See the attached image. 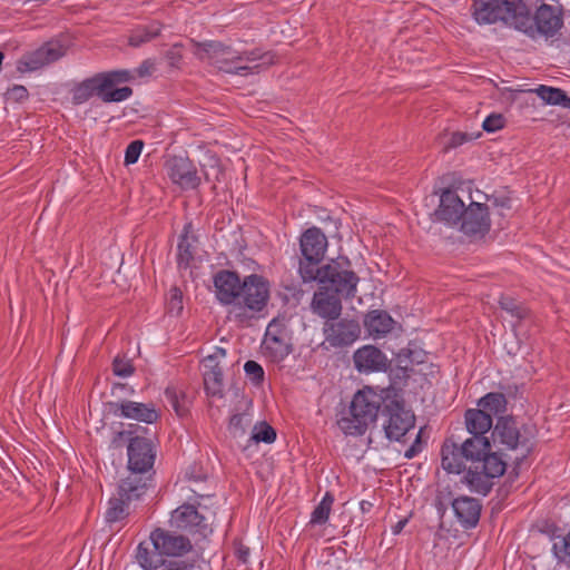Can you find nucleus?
<instances>
[{
	"mask_svg": "<svg viewBox=\"0 0 570 570\" xmlns=\"http://www.w3.org/2000/svg\"><path fill=\"white\" fill-rule=\"evenodd\" d=\"M354 367L360 373L385 372L390 366L386 355L374 345H364L353 354Z\"/></svg>",
	"mask_w": 570,
	"mask_h": 570,
	"instance_id": "22",
	"label": "nucleus"
},
{
	"mask_svg": "<svg viewBox=\"0 0 570 570\" xmlns=\"http://www.w3.org/2000/svg\"><path fill=\"white\" fill-rule=\"evenodd\" d=\"M385 399L371 386L357 391L351 402L348 415L337 421L340 429L348 435H362L376 422Z\"/></svg>",
	"mask_w": 570,
	"mask_h": 570,
	"instance_id": "6",
	"label": "nucleus"
},
{
	"mask_svg": "<svg viewBox=\"0 0 570 570\" xmlns=\"http://www.w3.org/2000/svg\"><path fill=\"white\" fill-rule=\"evenodd\" d=\"M421 434H422V429L416 434V438H415L414 442L405 451L404 456L406 459H409V460L413 459L414 456H416L419 453L422 452V450H423V442H422V439H421Z\"/></svg>",
	"mask_w": 570,
	"mask_h": 570,
	"instance_id": "53",
	"label": "nucleus"
},
{
	"mask_svg": "<svg viewBox=\"0 0 570 570\" xmlns=\"http://www.w3.org/2000/svg\"><path fill=\"white\" fill-rule=\"evenodd\" d=\"M315 281L321 286H326L330 291L342 295L348 299L356 295L360 277L352 269L351 261L345 256H338L331 259L327 264L315 269Z\"/></svg>",
	"mask_w": 570,
	"mask_h": 570,
	"instance_id": "8",
	"label": "nucleus"
},
{
	"mask_svg": "<svg viewBox=\"0 0 570 570\" xmlns=\"http://www.w3.org/2000/svg\"><path fill=\"white\" fill-rule=\"evenodd\" d=\"M66 55V47L58 40L45 42L38 49L24 53L19 60L17 69L20 72L36 71L53 63Z\"/></svg>",
	"mask_w": 570,
	"mask_h": 570,
	"instance_id": "14",
	"label": "nucleus"
},
{
	"mask_svg": "<svg viewBox=\"0 0 570 570\" xmlns=\"http://www.w3.org/2000/svg\"><path fill=\"white\" fill-rule=\"evenodd\" d=\"M97 95L104 102H120L132 96V89L128 86L115 90H106L101 77L98 73L82 80L71 89L73 105H82Z\"/></svg>",
	"mask_w": 570,
	"mask_h": 570,
	"instance_id": "11",
	"label": "nucleus"
},
{
	"mask_svg": "<svg viewBox=\"0 0 570 570\" xmlns=\"http://www.w3.org/2000/svg\"><path fill=\"white\" fill-rule=\"evenodd\" d=\"M165 396L178 416L183 417L187 414V409L180 404L178 394L174 387H167L165 390Z\"/></svg>",
	"mask_w": 570,
	"mask_h": 570,
	"instance_id": "48",
	"label": "nucleus"
},
{
	"mask_svg": "<svg viewBox=\"0 0 570 570\" xmlns=\"http://www.w3.org/2000/svg\"><path fill=\"white\" fill-rule=\"evenodd\" d=\"M471 10L479 24L503 22L515 28L523 0H473Z\"/></svg>",
	"mask_w": 570,
	"mask_h": 570,
	"instance_id": "10",
	"label": "nucleus"
},
{
	"mask_svg": "<svg viewBox=\"0 0 570 570\" xmlns=\"http://www.w3.org/2000/svg\"><path fill=\"white\" fill-rule=\"evenodd\" d=\"M505 125V118L503 117V115L501 114H491L489 115L483 124H482V128L487 131V132H495L500 129H502Z\"/></svg>",
	"mask_w": 570,
	"mask_h": 570,
	"instance_id": "46",
	"label": "nucleus"
},
{
	"mask_svg": "<svg viewBox=\"0 0 570 570\" xmlns=\"http://www.w3.org/2000/svg\"><path fill=\"white\" fill-rule=\"evenodd\" d=\"M206 371L204 372V386L205 391L210 396H224L223 383V368L215 362V355H209L205 358L204 364Z\"/></svg>",
	"mask_w": 570,
	"mask_h": 570,
	"instance_id": "29",
	"label": "nucleus"
},
{
	"mask_svg": "<svg viewBox=\"0 0 570 570\" xmlns=\"http://www.w3.org/2000/svg\"><path fill=\"white\" fill-rule=\"evenodd\" d=\"M130 502L131 501H127L120 495H118V498H111L105 515L106 521L114 523L124 520L129 514L128 505Z\"/></svg>",
	"mask_w": 570,
	"mask_h": 570,
	"instance_id": "35",
	"label": "nucleus"
},
{
	"mask_svg": "<svg viewBox=\"0 0 570 570\" xmlns=\"http://www.w3.org/2000/svg\"><path fill=\"white\" fill-rule=\"evenodd\" d=\"M249 440L255 443L263 442L271 444L276 440V431L272 425L263 421L255 424Z\"/></svg>",
	"mask_w": 570,
	"mask_h": 570,
	"instance_id": "39",
	"label": "nucleus"
},
{
	"mask_svg": "<svg viewBox=\"0 0 570 570\" xmlns=\"http://www.w3.org/2000/svg\"><path fill=\"white\" fill-rule=\"evenodd\" d=\"M491 438L499 452L513 451L517 453L515 465H520L535 446L534 426L520 423L512 415L498 416Z\"/></svg>",
	"mask_w": 570,
	"mask_h": 570,
	"instance_id": "4",
	"label": "nucleus"
},
{
	"mask_svg": "<svg viewBox=\"0 0 570 570\" xmlns=\"http://www.w3.org/2000/svg\"><path fill=\"white\" fill-rule=\"evenodd\" d=\"M160 31L161 24L157 21H153L146 26H139L131 31L128 43L131 47H139L158 37Z\"/></svg>",
	"mask_w": 570,
	"mask_h": 570,
	"instance_id": "33",
	"label": "nucleus"
},
{
	"mask_svg": "<svg viewBox=\"0 0 570 570\" xmlns=\"http://www.w3.org/2000/svg\"><path fill=\"white\" fill-rule=\"evenodd\" d=\"M499 306L501 309L509 313L512 317H514L518 322L525 320L529 316V309L523 304L517 302L513 297L508 295H501L499 301Z\"/></svg>",
	"mask_w": 570,
	"mask_h": 570,
	"instance_id": "36",
	"label": "nucleus"
},
{
	"mask_svg": "<svg viewBox=\"0 0 570 570\" xmlns=\"http://www.w3.org/2000/svg\"><path fill=\"white\" fill-rule=\"evenodd\" d=\"M249 553H250V551H249L248 547H246L242 543H238V546L236 547V550H235V556L239 562L247 563Z\"/></svg>",
	"mask_w": 570,
	"mask_h": 570,
	"instance_id": "55",
	"label": "nucleus"
},
{
	"mask_svg": "<svg viewBox=\"0 0 570 570\" xmlns=\"http://www.w3.org/2000/svg\"><path fill=\"white\" fill-rule=\"evenodd\" d=\"M127 456L128 470L155 474L156 446L150 439L142 436L140 433L136 434L127 445Z\"/></svg>",
	"mask_w": 570,
	"mask_h": 570,
	"instance_id": "15",
	"label": "nucleus"
},
{
	"mask_svg": "<svg viewBox=\"0 0 570 570\" xmlns=\"http://www.w3.org/2000/svg\"><path fill=\"white\" fill-rule=\"evenodd\" d=\"M110 409L116 416L136 420L146 424L156 423L160 417L159 411L151 402L140 403L125 400L110 403Z\"/></svg>",
	"mask_w": 570,
	"mask_h": 570,
	"instance_id": "20",
	"label": "nucleus"
},
{
	"mask_svg": "<svg viewBox=\"0 0 570 570\" xmlns=\"http://www.w3.org/2000/svg\"><path fill=\"white\" fill-rule=\"evenodd\" d=\"M193 549L190 540L176 532L156 528L149 535V542H140L136 559L145 570L157 569L165 563L164 557H181Z\"/></svg>",
	"mask_w": 570,
	"mask_h": 570,
	"instance_id": "3",
	"label": "nucleus"
},
{
	"mask_svg": "<svg viewBox=\"0 0 570 570\" xmlns=\"http://www.w3.org/2000/svg\"><path fill=\"white\" fill-rule=\"evenodd\" d=\"M563 27V13L558 7L542 3L532 14L528 6L523 2V10H520L515 29L522 31L530 38L537 36L544 38L554 37Z\"/></svg>",
	"mask_w": 570,
	"mask_h": 570,
	"instance_id": "7",
	"label": "nucleus"
},
{
	"mask_svg": "<svg viewBox=\"0 0 570 570\" xmlns=\"http://www.w3.org/2000/svg\"><path fill=\"white\" fill-rule=\"evenodd\" d=\"M153 475V473L128 470L127 476L119 482L118 495L131 502L140 500L151 485Z\"/></svg>",
	"mask_w": 570,
	"mask_h": 570,
	"instance_id": "26",
	"label": "nucleus"
},
{
	"mask_svg": "<svg viewBox=\"0 0 570 570\" xmlns=\"http://www.w3.org/2000/svg\"><path fill=\"white\" fill-rule=\"evenodd\" d=\"M460 230L470 237H484L491 228L489 206L471 202L460 218Z\"/></svg>",
	"mask_w": 570,
	"mask_h": 570,
	"instance_id": "16",
	"label": "nucleus"
},
{
	"mask_svg": "<svg viewBox=\"0 0 570 570\" xmlns=\"http://www.w3.org/2000/svg\"><path fill=\"white\" fill-rule=\"evenodd\" d=\"M213 355H215V360H216L217 356H225L226 355V351L223 347H216V351H215V353Z\"/></svg>",
	"mask_w": 570,
	"mask_h": 570,
	"instance_id": "58",
	"label": "nucleus"
},
{
	"mask_svg": "<svg viewBox=\"0 0 570 570\" xmlns=\"http://www.w3.org/2000/svg\"><path fill=\"white\" fill-rule=\"evenodd\" d=\"M165 396L178 416L183 417L187 414V409L180 404L178 394L174 387H167L165 390Z\"/></svg>",
	"mask_w": 570,
	"mask_h": 570,
	"instance_id": "49",
	"label": "nucleus"
},
{
	"mask_svg": "<svg viewBox=\"0 0 570 570\" xmlns=\"http://www.w3.org/2000/svg\"><path fill=\"white\" fill-rule=\"evenodd\" d=\"M471 442L458 443L453 436L446 438L441 446V465L448 473L460 474L466 472L469 458L465 453Z\"/></svg>",
	"mask_w": 570,
	"mask_h": 570,
	"instance_id": "19",
	"label": "nucleus"
},
{
	"mask_svg": "<svg viewBox=\"0 0 570 570\" xmlns=\"http://www.w3.org/2000/svg\"><path fill=\"white\" fill-rule=\"evenodd\" d=\"M328 246L327 237L320 227L305 229L299 237L301 257L298 274L303 283L315 281V269H318Z\"/></svg>",
	"mask_w": 570,
	"mask_h": 570,
	"instance_id": "9",
	"label": "nucleus"
},
{
	"mask_svg": "<svg viewBox=\"0 0 570 570\" xmlns=\"http://www.w3.org/2000/svg\"><path fill=\"white\" fill-rule=\"evenodd\" d=\"M265 355L275 363L284 361L293 352L292 334L286 326L272 321L263 342Z\"/></svg>",
	"mask_w": 570,
	"mask_h": 570,
	"instance_id": "13",
	"label": "nucleus"
},
{
	"mask_svg": "<svg viewBox=\"0 0 570 570\" xmlns=\"http://www.w3.org/2000/svg\"><path fill=\"white\" fill-rule=\"evenodd\" d=\"M171 523L179 530L190 533H199L206 537L212 532L205 518L197 511L193 504H183L171 513Z\"/></svg>",
	"mask_w": 570,
	"mask_h": 570,
	"instance_id": "21",
	"label": "nucleus"
},
{
	"mask_svg": "<svg viewBox=\"0 0 570 570\" xmlns=\"http://www.w3.org/2000/svg\"><path fill=\"white\" fill-rule=\"evenodd\" d=\"M99 75L102 80V86H105L106 90H115V86L129 82L134 79L131 72L126 69L99 72Z\"/></svg>",
	"mask_w": 570,
	"mask_h": 570,
	"instance_id": "37",
	"label": "nucleus"
},
{
	"mask_svg": "<svg viewBox=\"0 0 570 570\" xmlns=\"http://www.w3.org/2000/svg\"><path fill=\"white\" fill-rule=\"evenodd\" d=\"M165 396L178 416L183 417L187 414V409L180 404L178 394L174 387H167L165 390Z\"/></svg>",
	"mask_w": 570,
	"mask_h": 570,
	"instance_id": "50",
	"label": "nucleus"
},
{
	"mask_svg": "<svg viewBox=\"0 0 570 570\" xmlns=\"http://www.w3.org/2000/svg\"><path fill=\"white\" fill-rule=\"evenodd\" d=\"M183 308V293L179 288L173 287L170 289V296L167 302V309L170 314L178 316Z\"/></svg>",
	"mask_w": 570,
	"mask_h": 570,
	"instance_id": "43",
	"label": "nucleus"
},
{
	"mask_svg": "<svg viewBox=\"0 0 570 570\" xmlns=\"http://www.w3.org/2000/svg\"><path fill=\"white\" fill-rule=\"evenodd\" d=\"M507 399L505 395L498 392H490L481 397L478 402V405L481 410L490 413L492 415L503 414L507 411Z\"/></svg>",
	"mask_w": 570,
	"mask_h": 570,
	"instance_id": "34",
	"label": "nucleus"
},
{
	"mask_svg": "<svg viewBox=\"0 0 570 570\" xmlns=\"http://www.w3.org/2000/svg\"><path fill=\"white\" fill-rule=\"evenodd\" d=\"M245 415L236 413L230 416L228 431L234 438L243 436L246 433Z\"/></svg>",
	"mask_w": 570,
	"mask_h": 570,
	"instance_id": "45",
	"label": "nucleus"
},
{
	"mask_svg": "<svg viewBox=\"0 0 570 570\" xmlns=\"http://www.w3.org/2000/svg\"><path fill=\"white\" fill-rule=\"evenodd\" d=\"M191 232L193 224L189 222L185 224L177 244L178 268L187 269L194 261L195 244L197 243V237L190 235Z\"/></svg>",
	"mask_w": 570,
	"mask_h": 570,
	"instance_id": "30",
	"label": "nucleus"
},
{
	"mask_svg": "<svg viewBox=\"0 0 570 570\" xmlns=\"http://www.w3.org/2000/svg\"><path fill=\"white\" fill-rule=\"evenodd\" d=\"M382 414L386 416L383 424L385 436L391 441H401L402 438L414 428V414L404 407V405L395 400L384 404Z\"/></svg>",
	"mask_w": 570,
	"mask_h": 570,
	"instance_id": "12",
	"label": "nucleus"
},
{
	"mask_svg": "<svg viewBox=\"0 0 570 570\" xmlns=\"http://www.w3.org/2000/svg\"><path fill=\"white\" fill-rule=\"evenodd\" d=\"M114 374L120 377H128L135 372V367L130 360L115 357L112 362Z\"/></svg>",
	"mask_w": 570,
	"mask_h": 570,
	"instance_id": "44",
	"label": "nucleus"
},
{
	"mask_svg": "<svg viewBox=\"0 0 570 570\" xmlns=\"http://www.w3.org/2000/svg\"><path fill=\"white\" fill-rule=\"evenodd\" d=\"M464 422L468 432L475 436H485L494 426L491 414L481 409L466 410Z\"/></svg>",
	"mask_w": 570,
	"mask_h": 570,
	"instance_id": "31",
	"label": "nucleus"
},
{
	"mask_svg": "<svg viewBox=\"0 0 570 570\" xmlns=\"http://www.w3.org/2000/svg\"><path fill=\"white\" fill-rule=\"evenodd\" d=\"M546 104L570 110V97L560 88L540 85L533 90Z\"/></svg>",
	"mask_w": 570,
	"mask_h": 570,
	"instance_id": "32",
	"label": "nucleus"
},
{
	"mask_svg": "<svg viewBox=\"0 0 570 570\" xmlns=\"http://www.w3.org/2000/svg\"><path fill=\"white\" fill-rule=\"evenodd\" d=\"M363 324L370 336L383 337L393 330L395 321L386 311L372 309L365 314Z\"/></svg>",
	"mask_w": 570,
	"mask_h": 570,
	"instance_id": "28",
	"label": "nucleus"
},
{
	"mask_svg": "<svg viewBox=\"0 0 570 570\" xmlns=\"http://www.w3.org/2000/svg\"><path fill=\"white\" fill-rule=\"evenodd\" d=\"M144 142L141 140H132L125 151V164L132 165L138 161L141 154Z\"/></svg>",
	"mask_w": 570,
	"mask_h": 570,
	"instance_id": "47",
	"label": "nucleus"
},
{
	"mask_svg": "<svg viewBox=\"0 0 570 570\" xmlns=\"http://www.w3.org/2000/svg\"><path fill=\"white\" fill-rule=\"evenodd\" d=\"M481 136V132L469 134L462 131H455L451 135L450 140L446 145L448 148H456L468 141H472Z\"/></svg>",
	"mask_w": 570,
	"mask_h": 570,
	"instance_id": "51",
	"label": "nucleus"
},
{
	"mask_svg": "<svg viewBox=\"0 0 570 570\" xmlns=\"http://www.w3.org/2000/svg\"><path fill=\"white\" fill-rule=\"evenodd\" d=\"M7 95L9 99H12L18 102L26 100L29 96L27 88L21 85H14L12 88L8 90Z\"/></svg>",
	"mask_w": 570,
	"mask_h": 570,
	"instance_id": "52",
	"label": "nucleus"
},
{
	"mask_svg": "<svg viewBox=\"0 0 570 570\" xmlns=\"http://www.w3.org/2000/svg\"><path fill=\"white\" fill-rule=\"evenodd\" d=\"M552 549L558 559L570 564V532L554 541Z\"/></svg>",
	"mask_w": 570,
	"mask_h": 570,
	"instance_id": "41",
	"label": "nucleus"
},
{
	"mask_svg": "<svg viewBox=\"0 0 570 570\" xmlns=\"http://www.w3.org/2000/svg\"><path fill=\"white\" fill-rule=\"evenodd\" d=\"M342 295L321 286L313 295V312L327 322L336 321L342 313Z\"/></svg>",
	"mask_w": 570,
	"mask_h": 570,
	"instance_id": "24",
	"label": "nucleus"
},
{
	"mask_svg": "<svg viewBox=\"0 0 570 570\" xmlns=\"http://www.w3.org/2000/svg\"><path fill=\"white\" fill-rule=\"evenodd\" d=\"M451 507L460 525L464 530L474 529L480 521L482 504L479 499L460 495L455 498Z\"/></svg>",
	"mask_w": 570,
	"mask_h": 570,
	"instance_id": "27",
	"label": "nucleus"
},
{
	"mask_svg": "<svg viewBox=\"0 0 570 570\" xmlns=\"http://www.w3.org/2000/svg\"><path fill=\"white\" fill-rule=\"evenodd\" d=\"M471 442L465 451L469 460L463 482L472 492L488 495L493 488V480L504 474L507 462L501 453L492 452V444L487 436H475L464 440Z\"/></svg>",
	"mask_w": 570,
	"mask_h": 570,
	"instance_id": "2",
	"label": "nucleus"
},
{
	"mask_svg": "<svg viewBox=\"0 0 570 570\" xmlns=\"http://www.w3.org/2000/svg\"><path fill=\"white\" fill-rule=\"evenodd\" d=\"M488 202L491 203L493 207H499L503 209L511 208V200L509 197H497V196H487Z\"/></svg>",
	"mask_w": 570,
	"mask_h": 570,
	"instance_id": "54",
	"label": "nucleus"
},
{
	"mask_svg": "<svg viewBox=\"0 0 570 570\" xmlns=\"http://www.w3.org/2000/svg\"><path fill=\"white\" fill-rule=\"evenodd\" d=\"M271 297V284L262 275L250 274L243 278V286L228 317L239 325H248L261 317Z\"/></svg>",
	"mask_w": 570,
	"mask_h": 570,
	"instance_id": "5",
	"label": "nucleus"
},
{
	"mask_svg": "<svg viewBox=\"0 0 570 570\" xmlns=\"http://www.w3.org/2000/svg\"><path fill=\"white\" fill-rule=\"evenodd\" d=\"M465 207L464 202L459 197L456 191L446 188L440 196V205L434 215L439 222H443L450 226H458Z\"/></svg>",
	"mask_w": 570,
	"mask_h": 570,
	"instance_id": "25",
	"label": "nucleus"
},
{
	"mask_svg": "<svg viewBox=\"0 0 570 570\" xmlns=\"http://www.w3.org/2000/svg\"><path fill=\"white\" fill-rule=\"evenodd\" d=\"M165 169L170 180L181 189H196L200 185L197 169L187 157H169L165 163Z\"/></svg>",
	"mask_w": 570,
	"mask_h": 570,
	"instance_id": "17",
	"label": "nucleus"
},
{
	"mask_svg": "<svg viewBox=\"0 0 570 570\" xmlns=\"http://www.w3.org/2000/svg\"><path fill=\"white\" fill-rule=\"evenodd\" d=\"M216 297L223 305L234 306L243 286V279L236 272L222 269L214 275Z\"/></svg>",
	"mask_w": 570,
	"mask_h": 570,
	"instance_id": "23",
	"label": "nucleus"
},
{
	"mask_svg": "<svg viewBox=\"0 0 570 570\" xmlns=\"http://www.w3.org/2000/svg\"><path fill=\"white\" fill-rule=\"evenodd\" d=\"M146 429L141 428L136 424H129L128 430H122L119 432H116L111 439V446L114 449H119L124 446V444L127 443V445L130 443V439H134L136 434H139L141 432H145Z\"/></svg>",
	"mask_w": 570,
	"mask_h": 570,
	"instance_id": "40",
	"label": "nucleus"
},
{
	"mask_svg": "<svg viewBox=\"0 0 570 570\" xmlns=\"http://www.w3.org/2000/svg\"><path fill=\"white\" fill-rule=\"evenodd\" d=\"M409 522V519L407 518H403L401 520H399L393 527H392V532L393 534H400L402 532V530L404 529V527Z\"/></svg>",
	"mask_w": 570,
	"mask_h": 570,
	"instance_id": "57",
	"label": "nucleus"
},
{
	"mask_svg": "<svg viewBox=\"0 0 570 570\" xmlns=\"http://www.w3.org/2000/svg\"><path fill=\"white\" fill-rule=\"evenodd\" d=\"M244 371L255 385H259L264 381V370L256 361H247L244 365Z\"/></svg>",
	"mask_w": 570,
	"mask_h": 570,
	"instance_id": "42",
	"label": "nucleus"
},
{
	"mask_svg": "<svg viewBox=\"0 0 570 570\" xmlns=\"http://www.w3.org/2000/svg\"><path fill=\"white\" fill-rule=\"evenodd\" d=\"M193 53L200 61L207 62L219 71L248 76L258 73L276 62L272 51L262 52L259 49L237 51L232 46L217 40H191Z\"/></svg>",
	"mask_w": 570,
	"mask_h": 570,
	"instance_id": "1",
	"label": "nucleus"
},
{
	"mask_svg": "<svg viewBox=\"0 0 570 570\" xmlns=\"http://www.w3.org/2000/svg\"><path fill=\"white\" fill-rule=\"evenodd\" d=\"M360 334L361 326L356 320L337 318L324 325L325 340L333 347L348 346L360 337Z\"/></svg>",
	"mask_w": 570,
	"mask_h": 570,
	"instance_id": "18",
	"label": "nucleus"
},
{
	"mask_svg": "<svg viewBox=\"0 0 570 570\" xmlns=\"http://www.w3.org/2000/svg\"><path fill=\"white\" fill-rule=\"evenodd\" d=\"M334 497L331 492H326L322 501L315 507L311 515L312 524H324L330 517Z\"/></svg>",
	"mask_w": 570,
	"mask_h": 570,
	"instance_id": "38",
	"label": "nucleus"
},
{
	"mask_svg": "<svg viewBox=\"0 0 570 570\" xmlns=\"http://www.w3.org/2000/svg\"><path fill=\"white\" fill-rule=\"evenodd\" d=\"M154 62L149 59L144 60L140 66L137 68V73L139 77L150 76L154 70Z\"/></svg>",
	"mask_w": 570,
	"mask_h": 570,
	"instance_id": "56",
	"label": "nucleus"
}]
</instances>
